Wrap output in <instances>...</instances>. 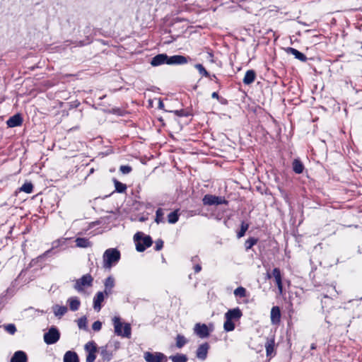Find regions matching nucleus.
Returning <instances> with one entry per match:
<instances>
[{"instance_id":"nucleus-10","label":"nucleus","mask_w":362,"mask_h":362,"mask_svg":"<svg viewBox=\"0 0 362 362\" xmlns=\"http://www.w3.org/2000/svg\"><path fill=\"white\" fill-rule=\"evenodd\" d=\"M194 333L200 338H206L209 336V330L206 325L197 323L194 328Z\"/></svg>"},{"instance_id":"nucleus-29","label":"nucleus","mask_w":362,"mask_h":362,"mask_svg":"<svg viewBox=\"0 0 362 362\" xmlns=\"http://www.w3.org/2000/svg\"><path fill=\"white\" fill-rule=\"evenodd\" d=\"M258 242V239L254 237L249 238L245 243V250L247 251L251 249Z\"/></svg>"},{"instance_id":"nucleus-20","label":"nucleus","mask_w":362,"mask_h":362,"mask_svg":"<svg viewBox=\"0 0 362 362\" xmlns=\"http://www.w3.org/2000/svg\"><path fill=\"white\" fill-rule=\"evenodd\" d=\"M64 362H79L78 354L75 351H66L64 355Z\"/></svg>"},{"instance_id":"nucleus-56","label":"nucleus","mask_w":362,"mask_h":362,"mask_svg":"<svg viewBox=\"0 0 362 362\" xmlns=\"http://www.w3.org/2000/svg\"><path fill=\"white\" fill-rule=\"evenodd\" d=\"M333 290H334V292H337V290H335V287L333 288Z\"/></svg>"},{"instance_id":"nucleus-46","label":"nucleus","mask_w":362,"mask_h":362,"mask_svg":"<svg viewBox=\"0 0 362 362\" xmlns=\"http://www.w3.org/2000/svg\"><path fill=\"white\" fill-rule=\"evenodd\" d=\"M52 252V249L47 250L45 252H44L42 255H40L37 259H43L45 257L48 256Z\"/></svg>"},{"instance_id":"nucleus-51","label":"nucleus","mask_w":362,"mask_h":362,"mask_svg":"<svg viewBox=\"0 0 362 362\" xmlns=\"http://www.w3.org/2000/svg\"><path fill=\"white\" fill-rule=\"evenodd\" d=\"M199 257L198 256H194V257H192V259H191V261L193 262V263H195L196 262L199 261Z\"/></svg>"},{"instance_id":"nucleus-4","label":"nucleus","mask_w":362,"mask_h":362,"mask_svg":"<svg viewBox=\"0 0 362 362\" xmlns=\"http://www.w3.org/2000/svg\"><path fill=\"white\" fill-rule=\"evenodd\" d=\"M113 324L115 328V333L117 336H122L123 337L129 338L131 337V326L129 323H125L124 325V332L122 331V323L120 321V318L119 317H115L113 318Z\"/></svg>"},{"instance_id":"nucleus-39","label":"nucleus","mask_w":362,"mask_h":362,"mask_svg":"<svg viewBox=\"0 0 362 362\" xmlns=\"http://www.w3.org/2000/svg\"><path fill=\"white\" fill-rule=\"evenodd\" d=\"M78 326L79 329H87V318L83 316L78 320Z\"/></svg>"},{"instance_id":"nucleus-38","label":"nucleus","mask_w":362,"mask_h":362,"mask_svg":"<svg viewBox=\"0 0 362 362\" xmlns=\"http://www.w3.org/2000/svg\"><path fill=\"white\" fill-rule=\"evenodd\" d=\"M234 295L240 298L246 296V289L242 286H239L234 291Z\"/></svg>"},{"instance_id":"nucleus-52","label":"nucleus","mask_w":362,"mask_h":362,"mask_svg":"<svg viewBox=\"0 0 362 362\" xmlns=\"http://www.w3.org/2000/svg\"><path fill=\"white\" fill-rule=\"evenodd\" d=\"M310 348H311V349H316V344H312Z\"/></svg>"},{"instance_id":"nucleus-3","label":"nucleus","mask_w":362,"mask_h":362,"mask_svg":"<svg viewBox=\"0 0 362 362\" xmlns=\"http://www.w3.org/2000/svg\"><path fill=\"white\" fill-rule=\"evenodd\" d=\"M134 240L136 243V249L138 252H144L153 244L151 236L145 235L141 232H137L134 236Z\"/></svg>"},{"instance_id":"nucleus-26","label":"nucleus","mask_w":362,"mask_h":362,"mask_svg":"<svg viewBox=\"0 0 362 362\" xmlns=\"http://www.w3.org/2000/svg\"><path fill=\"white\" fill-rule=\"evenodd\" d=\"M67 308L64 305H55L53 306V311L57 317H62L67 312Z\"/></svg>"},{"instance_id":"nucleus-2","label":"nucleus","mask_w":362,"mask_h":362,"mask_svg":"<svg viewBox=\"0 0 362 362\" xmlns=\"http://www.w3.org/2000/svg\"><path fill=\"white\" fill-rule=\"evenodd\" d=\"M120 257V252L117 248L107 249L103 255V267L105 269H111L119 261Z\"/></svg>"},{"instance_id":"nucleus-9","label":"nucleus","mask_w":362,"mask_h":362,"mask_svg":"<svg viewBox=\"0 0 362 362\" xmlns=\"http://www.w3.org/2000/svg\"><path fill=\"white\" fill-rule=\"evenodd\" d=\"M85 350L88 352L86 356V362H94L96 358L95 352L97 351L96 344L93 341H88L85 345Z\"/></svg>"},{"instance_id":"nucleus-50","label":"nucleus","mask_w":362,"mask_h":362,"mask_svg":"<svg viewBox=\"0 0 362 362\" xmlns=\"http://www.w3.org/2000/svg\"><path fill=\"white\" fill-rule=\"evenodd\" d=\"M211 97L213 98H216V99H218L219 96H218V94L217 92H214L212 94H211Z\"/></svg>"},{"instance_id":"nucleus-15","label":"nucleus","mask_w":362,"mask_h":362,"mask_svg":"<svg viewBox=\"0 0 362 362\" xmlns=\"http://www.w3.org/2000/svg\"><path fill=\"white\" fill-rule=\"evenodd\" d=\"M272 275L275 279V281H276V286L278 287L279 293H282L283 284H282V278H281V274L280 269L274 268L272 271Z\"/></svg>"},{"instance_id":"nucleus-19","label":"nucleus","mask_w":362,"mask_h":362,"mask_svg":"<svg viewBox=\"0 0 362 362\" xmlns=\"http://www.w3.org/2000/svg\"><path fill=\"white\" fill-rule=\"evenodd\" d=\"M256 78V73L254 70H247L245 74L243 82L245 85H250L252 83Z\"/></svg>"},{"instance_id":"nucleus-34","label":"nucleus","mask_w":362,"mask_h":362,"mask_svg":"<svg viewBox=\"0 0 362 362\" xmlns=\"http://www.w3.org/2000/svg\"><path fill=\"white\" fill-rule=\"evenodd\" d=\"M248 228H249L248 223L242 222L241 226H240V230L238 232L237 237L238 238L243 237L245 234V232L247 230Z\"/></svg>"},{"instance_id":"nucleus-33","label":"nucleus","mask_w":362,"mask_h":362,"mask_svg":"<svg viewBox=\"0 0 362 362\" xmlns=\"http://www.w3.org/2000/svg\"><path fill=\"white\" fill-rule=\"evenodd\" d=\"M187 343L186 338L181 334H178L176 337V346L179 349L183 347Z\"/></svg>"},{"instance_id":"nucleus-42","label":"nucleus","mask_w":362,"mask_h":362,"mask_svg":"<svg viewBox=\"0 0 362 362\" xmlns=\"http://www.w3.org/2000/svg\"><path fill=\"white\" fill-rule=\"evenodd\" d=\"M101 328H102V322L98 320L94 322L93 324L92 325V329L95 332L100 331L101 329Z\"/></svg>"},{"instance_id":"nucleus-13","label":"nucleus","mask_w":362,"mask_h":362,"mask_svg":"<svg viewBox=\"0 0 362 362\" xmlns=\"http://www.w3.org/2000/svg\"><path fill=\"white\" fill-rule=\"evenodd\" d=\"M242 315L243 313L240 309L239 308H235L228 310V312L225 313V318L230 320H239Z\"/></svg>"},{"instance_id":"nucleus-54","label":"nucleus","mask_w":362,"mask_h":362,"mask_svg":"<svg viewBox=\"0 0 362 362\" xmlns=\"http://www.w3.org/2000/svg\"><path fill=\"white\" fill-rule=\"evenodd\" d=\"M139 221H145V218L141 217V218H139Z\"/></svg>"},{"instance_id":"nucleus-21","label":"nucleus","mask_w":362,"mask_h":362,"mask_svg":"<svg viewBox=\"0 0 362 362\" xmlns=\"http://www.w3.org/2000/svg\"><path fill=\"white\" fill-rule=\"evenodd\" d=\"M100 353L104 361H110L112 358V353L107 349V346L100 347Z\"/></svg>"},{"instance_id":"nucleus-8","label":"nucleus","mask_w":362,"mask_h":362,"mask_svg":"<svg viewBox=\"0 0 362 362\" xmlns=\"http://www.w3.org/2000/svg\"><path fill=\"white\" fill-rule=\"evenodd\" d=\"M146 362H167V356L161 352L151 353L146 351L144 354Z\"/></svg>"},{"instance_id":"nucleus-43","label":"nucleus","mask_w":362,"mask_h":362,"mask_svg":"<svg viewBox=\"0 0 362 362\" xmlns=\"http://www.w3.org/2000/svg\"><path fill=\"white\" fill-rule=\"evenodd\" d=\"M163 247V241L161 239H158L156 241L155 250L156 251L160 250Z\"/></svg>"},{"instance_id":"nucleus-53","label":"nucleus","mask_w":362,"mask_h":362,"mask_svg":"<svg viewBox=\"0 0 362 362\" xmlns=\"http://www.w3.org/2000/svg\"><path fill=\"white\" fill-rule=\"evenodd\" d=\"M209 78H210V79H211V80H212V79H214V78L217 79V78H216V76L215 75H212V76H211V77H209Z\"/></svg>"},{"instance_id":"nucleus-31","label":"nucleus","mask_w":362,"mask_h":362,"mask_svg":"<svg viewBox=\"0 0 362 362\" xmlns=\"http://www.w3.org/2000/svg\"><path fill=\"white\" fill-rule=\"evenodd\" d=\"M114 182H115V190L117 192L123 193V192H124L126 191L127 185L125 184H123V183L119 182L117 180H115Z\"/></svg>"},{"instance_id":"nucleus-22","label":"nucleus","mask_w":362,"mask_h":362,"mask_svg":"<svg viewBox=\"0 0 362 362\" xmlns=\"http://www.w3.org/2000/svg\"><path fill=\"white\" fill-rule=\"evenodd\" d=\"M75 242L76 247L81 248H87L92 246L91 242H90L89 240L86 238H77Z\"/></svg>"},{"instance_id":"nucleus-44","label":"nucleus","mask_w":362,"mask_h":362,"mask_svg":"<svg viewBox=\"0 0 362 362\" xmlns=\"http://www.w3.org/2000/svg\"><path fill=\"white\" fill-rule=\"evenodd\" d=\"M110 112L117 115H123L124 110L120 108H112L110 110Z\"/></svg>"},{"instance_id":"nucleus-49","label":"nucleus","mask_w":362,"mask_h":362,"mask_svg":"<svg viewBox=\"0 0 362 362\" xmlns=\"http://www.w3.org/2000/svg\"><path fill=\"white\" fill-rule=\"evenodd\" d=\"M164 107V104H163V102L161 100H159V102H158V108L159 109H163Z\"/></svg>"},{"instance_id":"nucleus-7","label":"nucleus","mask_w":362,"mask_h":362,"mask_svg":"<svg viewBox=\"0 0 362 362\" xmlns=\"http://www.w3.org/2000/svg\"><path fill=\"white\" fill-rule=\"evenodd\" d=\"M203 204L206 206L228 204V201L224 197L212 194H206L202 199Z\"/></svg>"},{"instance_id":"nucleus-41","label":"nucleus","mask_w":362,"mask_h":362,"mask_svg":"<svg viewBox=\"0 0 362 362\" xmlns=\"http://www.w3.org/2000/svg\"><path fill=\"white\" fill-rule=\"evenodd\" d=\"M119 170L122 174H129L132 170V168L129 165H121Z\"/></svg>"},{"instance_id":"nucleus-17","label":"nucleus","mask_w":362,"mask_h":362,"mask_svg":"<svg viewBox=\"0 0 362 362\" xmlns=\"http://www.w3.org/2000/svg\"><path fill=\"white\" fill-rule=\"evenodd\" d=\"M286 51L288 54H293L296 59L300 60V62H305L308 59L307 57L300 51L297 50L293 47H287Z\"/></svg>"},{"instance_id":"nucleus-23","label":"nucleus","mask_w":362,"mask_h":362,"mask_svg":"<svg viewBox=\"0 0 362 362\" xmlns=\"http://www.w3.org/2000/svg\"><path fill=\"white\" fill-rule=\"evenodd\" d=\"M67 302L69 305V308L71 311H76L78 310L81 302L78 297H71L68 299Z\"/></svg>"},{"instance_id":"nucleus-16","label":"nucleus","mask_w":362,"mask_h":362,"mask_svg":"<svg viewBox=\"0 0 362 362\" xmlns=\"http://www.w3.org/2000/svg\"><path fill=\"white\" fill-rule=\"evenodd\" d=\"M271 322L273 325H277L281 320V311L278 306L272 307L271 310Z\"/></svg>"},{"instance_id":"nucleus-12","label":"nucleus","mask_w":362,"mask_h":362,"mask_svg":"<svg viewBox=\"0 0 362 362\" xmlns=\"http://www.w3.org/2000/svg\"><path fill=\"white\" fill-rule=\"evenodd\" d=\"M23 123V118L21 114L17 113L11 116L7 121L6 124L8 127H16L21 126Z\"/></svg>"},{"instance_id":"nucleus-18","label":"nucleus","mask_w":362,"mask_h":362,"mask_svg":"<svg viewBox=\"0 0 362 362\" xmlns=\"http://www.w3.org/2000/svg\"><path fill=\"white\" fill-rule=\"evenodd\" d=\"M10 362H28L27 355L23 351H17L11 357Z\"/></svg>"},{"instance_id":"nucleus-48","label":"nucleus","mask_w":362,"mask_h":362,"mask_svg":"<svg viewBox=\"0 0 362 362\" xmlns=\"http://www.w3.org/2000/svg\"><path fill=\"white\" fill-rule=\"evenodd\" d=\"M194 269L195 273H198L202 270V266L199 264H196L194 266Z\"/></svg>"},{"instance_id":"nucleus-6","label":"nucleus","mask_w":362,"mask_h":362,"mask_svg":"<svg viewBox=\"0 0 362 362\" xmlns=\"http://www.w3.org/2000/svg\"><path fill=\"white\" fill-rule=\"evenodd\" d=\"M59 338L60 332L54 326L51 327L44 334V341L47 344H54L59 341Z\"/></svg>"},{"instance_id":"nucleus-40","label":"nucleus","mask_w":362,"mask_h":362,"mask_svg":"<svg viewBox=\"0 0 362 362\" xmlns=\"http://www.w3.org/2000/svg\"><path fill=\"white\" fill-rule=\"evenodd\" d=\"M4 329L11 334H14L16 332V327L14 324H7L4 325Z\"/></svg>"},{"instance_id":"nucleus-57","label":"nucleus","mask_w":362,"mask_h":362,"mask_svg":"<svg viewBox=\"0 0 362 362\" xmlns=\"http://www.w3.org/2000/svg\"><path fill=\"white\" fill-rule=\"evenodd\" d=\"M333 290H334V292H337V290H335V287L333 288Z\"/></svg>"},{"instance_id":"nucleus-5","label":"nucleus","mask_w":362,"mask_h":362,"mask_svg":"<svg viewBox=\"0 0 362 362\" xmlns=\"http://www.w3.org/2000/svg\"><path fill=\"white\" fill-rule=\"evenodd\" d=\"M93 278L90 274L83 275L80 279H76L74 288L78 292L81 293L84 291V287L91 286Z\"/></svg>"},{"instance_id":"nucleus-30","label":"nucleus","mask_w":362,"mask_h":362,"mask_svg":"<svg viewBox=\"0 0 362 362\" xmlns=\"http://www.w3.org/2000/svg\"><path fill=\"white\" fill-rule=\"evenodd\" d=\"M194 67L198 70L200 75L205 77H211L209 73L206 70L204 66L201 64H196Z\"/></svg>"},{"instance_id":"nucleus-45","label":"nucleus","mask_w":362,"mask_h":362,"mask_svg":"<svg viewBox=\"0 0 362 362\" xmlns=\"http://www.w3.org/2000/svg\"><path fill=\"white\" fill-rule=\"evenodd\" d=\"M173 112L175 113V115H176L177 116H179V117L187 116L184 110H175Z\"/></svg>"},{"instance_id":"nucleus-28","label":"nucleus","mask_w":362,"mask_h":362,"mask_svg":"<svg viewBox=\"0 0 362 362\" xmlns=\"http://www.w3.org/2000/svg\"><path fill=\"white\" fill-rule=\"evenodd\" d=\"M179 214L177 210L170 213L168 216V221L169 223L174 224L178 221Z\"/></svg>"},{"instance_id":"nucleus-27","label":"nucleus","mask_w":362,"mask_h":362,"mask_svg":"<svg viewBox=\"0 0 362 362\" xmlns=\"http://www.w3.org/2000/svg\"><path fill=\"white\" fill-rule=\"evenodd\" d=\"M169 358L173 362H187L188 360L187 356L182 354H177L175 355L170 356Z\"/></svg>"},{"instance_id":"nucleus-55","label":"nucleus","mask_w":362,"mask_h":362,"mask_svg":"<svg viewBox=\"0 0 362 362\" xmlns=\"http://www.w3.org/2000/svg\"><path fill=\"white\" fill-rule=\"evenodd\" d=\"M324 298H328V296H327V295H325V296H324Z\"/></svg>"},{"instance_id":"nucleus-14","label":"nucleus","mask_w":362,"mask_h":362,"mask_svg":"<svg viewBox=\"0 0 362 362\" xmlns=\"http://www.w3.org/2000/svg\"><path fill=\"white\" fill-rule=\"evenodd\" d=\"M104 299L105 296L103 291H98L96 293L93 298V308L95 311L99 312L101 310V303Z\"/></svg>"},{"instance_id":"nucleus-1","label":"nucleus","mask_w":362,"mask_h":362,"mask_svg":"<svg viewBox=\"0 0 362 362\" xmlns=\"http://www.w3.org/2000/svg\"><path fill=\"white\" fill-rule=\"evenodd\" d=\"M189 61H191L189 57H185L183 55H173L168 56L167 54H158L153 57L151 60V65L152 66H158L163 64L168 65H182L187 64Z\"/></svg>"},{"instance_id":"nucleus-11","label":"nucleus","mask_w":362,"mask_h":362,"mask_svg":"<svg viewBox=\"0 0 362 362\" xmlns=\"http://www.w3.org/2000/svg\"><path fill=\"white\" fill-rule=\"evenodd\" d=\"M209 348L210 346L207 342H204L199 345L196 351L197 358L201 361L206 360Z\"/></svg>"},{"instance_id":"nucleus-25","label":"nucleus","mask_w":362,"mask_h":362,"mask_svg":"<svg viewBox=\"0 0 362 362\" xmlns=\"http://www.w3.org/2000/svg\"><path fill=\"white\" fill-rule=\"evenodd\" d=\"M267 356H270L274 353V339H267V342L265 344Z\"/></svg>"},{"instance_id":"nucleus-32","label":"nucleus","mask_w":362,"mask_h":362,"mask_svg":"<svg viewBox=\"0 0 362 362\" xmlns=\"http://www.w3.org/2000/svg\"><path fill=\"white\" fill-rule=\"evenodd\" d=\"M223 328L226 332L233 331L235 329V324L233 322V320L226 319V321L223 324Z\"/></svg>"},{"instance_id":"nucleus-24","label":"nucleus","mask_w":362,"mask_h":362,"mask_svg":"<svg viewBox=\"0 0 362 362\" xmlns=\"http://www.w3.org/2000/svg\"><path fill=\"white\" fill-rule=\"evenodd\" d=\"M293 170L296 174H300L303 172L304 165L299 159H294L292 163Z\"/></svg>"},{"instance_id":"nucleus-35","label":"nucleus","mask_w":362,"mask_h":362,"mask_svg":"<svg viewBox=\"0 0 362 362\" xmlns=\"http://www.w3.org/2000/svg\"><path fill=\"white\" fill-rule=\"evenodd\" d=\"M163 215H164V212H163V209L159 208L156 210L155 221L158 224L163 222Z\"/></svg>"},{"instance_id":"nucleus-36","label":"nucleus","mask_w":362,"mask_h":362,"mask_svg":"<svg viewBox=\"0 0 362 362\" xmlns=\"http://www.w3.org/2000/svg\"><path fill=\"white\" fill-rule=\"evenodd\" d=\"M33 185L31 182H25L22 187H21V190L30 194L33 192Z\"/></svg>"},{"instance_id":"nucleus-47","label":"nucleus","mask_w":362,"mask_h":362,"mask_svg":"<svg viewBox=\"0 0 362 362\" xmlns=\"http://www.w3.org/2000/svg\"><path fill=\"white\" fill-rule=\"evenodd\" d=\"M103 292L104 293V294L108 296L109 295L112 294V288L105 287V290Z\"/></svg>"},{"instance_id":"nucleus-37","label":"nucleus","mask_w":362,"mask_h":362,"mask_svg":"<svg viewBox=\"0 0 362 362\" xmlns=\"http://www.w3.org/2000/svg\"><path fill=\"white\" fill-rule=\"evenodd\" d=\"M115 279L113 276H110L105 279L104 286L106 288H113L115 286Z\"/></svg>"}]
</instances>
